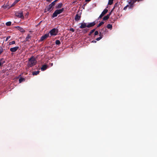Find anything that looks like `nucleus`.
Segmentation results:
<instances>
[{
	"label": "nucleus",
	"instance_id": "obj_1",
	"mask_svg": "<svg viewBox=\"0 0 157 157\" xmlns=\"http://www.w3.org/2000/svg\"><path fill=\"white\" fill-rule=\"evenodd\" d=\"M37 63L36 60L34 56H32L29 59L27 66L28 67H32L35 65Z\"/></svg>",
	"mask_w": 157,
	"mask_h": 157
},
{
	"label": "nucleus",
	"instance_id": "obj_2",
	"mask_svg": "<svg viewBox=\"0 0 157 157\" xmlns=\"http://www.w3.org/2000/svg\"><path fill=\"white\" fill-rule=\"evenodd\" d=\"M64 10V8H62L61 9L57 10L55 11L54 13H53L52 17L54 18L57 16V15L62 13Z\"/></svg>",
	"mask_w": 157,
	"mask_h": 157
},
{
	"label": "nucleus",
	"instance_id": "obj_3",
	"mask_svg": "<svg viewBox=\"0 0 157 157\" xmlns=\"http://www.w3.org/2000/svg\"><path fill=\"white\" fill-rule=\"evenodd\" d=\"M58 32V30L54 28L50 31V34L51 36H56L57 35Z\"/></svg>",
	"mask_w": 157,
	"mask_h": 157
},
{
	"label": "nucleus",
	"instance_id": "obj_4",
	"mask_svg": "<svg viewBox=\"0 0 157 157\" xmlns=\"http://www.w3.org/2000/svg\"><path fill=\"white\" fill-rule=\"evenodd\" d=\"M16 16L21 18H24L22 11H19L15 13Z\"/></svg>",
	"mask_w": 157,
	"mask_h": 157
},
{
	"label": "nucleus",
	"instance_id": "obj_5",
	"mask_svg": "<svg viewBox=\"0 0 157 157\" xmlns=\"http://www.w3.org/2000/svg\"><path fill=\"white\" fill-rule=\"evenodd\" d=\"M108 11V10L106 9H105L102 12L101 14L100 15L99 17H98V18H101L103 16H104L106 13H107Z\"/></svg>",
	"mask_w": 157,
	"mask_h": 157
},
{
	"label": "nucleus",
	"instance_id": "obj_6",
	"mask_svg": "<svg viewBox=\"0 0 157 157\" xmlns=\"http://www.w3.org/2000/svg\"><path fill=\"white\" fill-rule=\"evenodd\" d=\"M80 24L81 25L79 26V28L83 29L86 27H87V23L85 22L81 23Z\"/></svg>",
	"mask_w": 157,
	"mask_h": 157
},
{
	"label": "nucleus",
	"instance_id": "obj_7",
	"mask_svg": "<svg viewBox=\"0 0 157 157\" xmlns=\"http://www.w3.org/2000/svg\"><path fill=\"white\" fill-rule=\"evenodd\" d=\"M49 33L45 34L44 35L42 36L40 38V40L42 41L46 39L49 36Z\"/></svg>",
	"mask_w": 157,
	"mask_h": 157
},
{
	"label": "nucleus",
	"instance_id": "obj_8",
	"mask_svg": "<svg viewBox=\"0 0 157 157\" xmlns=\"http://www.w3.org/2000/svg\"><path fill=\"white\" fill-rule=\"evenodd\" d=\"M19 48V47L16 46L14 47L11 48L10 49V51L12 52H16Z\"/></svg>",
	"mask_w": 157,
	"mask_h": 157
},
{
	"label": "nucleus",
	"instance_id": "obj_9",
	"mask_svg": "<svg viewBox=\"0 0 157 157\" xmlns=\"http://www.w3.org/2000/svg\"><path fill=\"white\" fill-rule=\"evenodd\" d=\"M95 25V22L94 21L92 22L88 23L87 24V27L89 28L93 27Z\"/></svg>",
	"mask_w": 157,
	"mask_h": 157
},
{
	"label": "nucleus",
	"instance_id": "obj_10",
	"mask_svg": "<svg viewBox=\"0 0 157 157\" xmlns=\"http://www.w3.org/2000/svg\"><path fill=\"white\" fill-rule=\"evenodd\" d=\"M81 18L80 15H79L78 14H77L75 17V21H78Z\"/></svg>",
	"mask_w": 157,
	"mask_h": 157
},
{
	"label": "nucleus",
	"instance_id": "obj_11",
	"mask_svg": "<svg viewBox=\"0 0 157 157\" xmlns=\"http://www.w3.org/2000/svg\"><path fill=\"white\" fill-rule=\"evenodd\" d=\"M57 1L58 0H55L52 2L51 4H50V10L55 5Z\"/></svg>",
	"mask_w": 157,
	"mask_h": 157
},
{
	"label": "nucleus",
	"instance_id": "obj_12",
	"mask_svg": "<svg viewBox=\"0 0 157 157\" xmlns=\"http://www.w3.org/2000/svg\"><path fill=\"white\" fill-rule=\"evenodd\" d=\"M31 36L30 35V34H28L25 39V41L29 42L30 40L31 39Z\"/></svg>",
	"mask_w": 157,
	"mask_h": 157
},
{
	"label": "nucleus",
	"instance_id": "obj_13",
	"mask_svg": "<svg viewBox=\"0 0 157 157\" xmlns=\"http://www.w3.org/2000/svg\"><path fill=\"white\" fill-rule=\"evenodd\" d=\"M48 67V66L46 65H43L41 68V70L42 71H44L46 70Z\"/></svg>",
	"mask_w": 157,
	"mask_h": 157
},
{
	"label": "nucleus",
	"instance_id": "obj_14",
	"mask_svg": "<svg viewBox=\"0 0 157 157\" xmlns=\"http://www.w3.org/2000/svg\"><path fill=\"white\" fill-rule=\"evenodd\" d=\"M128 7H129V8L130 9H132L133 7V5L132 4V5H131L130 6H129V5H127L126 6H125L124 8V10H126L127 9V8Z\"/></svg>",
	"mask_w": 157,
	"mask_h": 157
},
{
	"label": "nucleus",
	"instance_id": "obj_15",
	"mask_svg": "<svg viewBox=\"0 0 157 157\" xmlns=\"http://www.w3.org/2000/svg\"><path fill=\"white\" fill-rule=\"evenodd\" d=\"M99 36H100L99 37H98L96 39V40L97 41L99 40H101L103 37V35L102 34L101 32H99Z\"/></svg>",
	"mask_w": 157,
	"mask_h": 157
},
{
	"label": "nucleus",
	"instance_id": "obj_16",
	"mask_svg": "<svg viewBox=\"0 0 157 157\" xmlns=\"http://www.w3.org/2000/svg\"><path fill=\"white\" fill-rule=\"evenodd\" d=\"M63 5V4L62 3H60L57 6H56V9H60L62 7Z\"/></svg>",
	"mask_w": 157,
	"mask_h": 157
},
{
	"label": "nucleus",
	"instance_id": "obj_17",
	"mask_svg": "<svg viewBox=\"0 0 157 157\" xmlns=\"http://www.w3.org/2000/svg\"><path fill=\"white\" fill-rule=\"evenodd\" d=\"M5 63V61L4 60L3 58H2L0 60V67L2 65Z\"/></svg>",
	"mask_w": 157,
	"mask_h": 157
},
{
	"label": "nucleus",
	"instance_id": "obj_18",
	"mask_svg": "<svg viewBox=\"0 0 157 157\" xmlns=\"http://www.w3.org/2000/svg\"><path fill=\"white\" fill-rule=\"evenodd\" d=\"M20 0H16L11 5L10 7H12L15 6V5L17 4L18 2H19Z\"/></svg>",
	"mask_w": 157,
	"mask_h": 157
},
{
	"label": "nucleus",
	"instance_id": "obj_19",
	"mask_svg": "<svg viewBox=\"0 0 157 157\" xmlns=\"http://www.w3.org/2000/svg\"><path fill=\"white\" fill-rule=\"evenodd\" d=\"M45 12L47 13V14H48L49 13V6H47V7L45 9Z\"/></svg>",
	"mask_w": 157,
	"mask_h": 157
},
{
	"label": "nucleus",
	"instance_id": "obj_20",
	"mask_svg": "<svg viewBox=\"0 0 157 157\" xmlns=\"http://www.w3.org/2000/svg\"><path fill=\"white\" fill-rule=\"evenodd\" d=\"M40 72V71H37L33 72L32 73V75H37L39 74Z\"/></svg>",
	"mask_w": 157,
	"mask_h": 157
},
{
	"label": "nucleus",
	"instance_id": "obj_21",
	"mask_svg": "<svg viewBox=\"0 0 157 157\" xmlns=\"http://www.w3.org/2000/svg\"><path fill=\"white\" fill-rule=\"evenodd\" d=\"M25 80V78H23L21 77L19 80V82L20 83H21L23 81H24Z\"/></svg>",
	"mask_w": 157,
	"mask_h": 157
},
{
	"label": "nucleus",
	"instance_id": "obj_22",
	"mask_svg": "<svg viewBox=\"0 0 157 157\" xmlns=\"http://www.w3.org/2000/svg\"><path fill=\"white\" fill-rule=\"evenodd\" d=\"M96 29H94L92 30L89 33L88 35L89 36H90L91 34L93 33L95 30Z\"/></svg>",
	"mask_w": 157,
	"mask_h": 157
},
{
	"label": "nucleus",
	"instance_id": "obj_23",
	"mask_svg": "<svg viewBox=\"0 0 157 157\" xmlns=\"http://www.w3.org/2000/svg\"><path fill=\"white\" fill-rule=\"evenodd\" d=\"M109 18V16L108 15H106L103 18V20H107Z\"/></svg>",
	"mask_w": 157,
	"mask_h": 157
},
{
	"label": "nucleus",
	"instance_id": "obj_24",
	"mask_svg": "<svg viewBox=\"0 0 157 157\" xmlns=\"http://www.w3.org/2000/svg\"><path fill=\"white\" fill-rule=\"evenodd\" d=\"M12 22L11 21H8L7 22L6 24V25L7 26H10L11 25Z\"/></svg>",
	"mask_w": 157,
	"mask_h": 157
},
{
	"label": "nucleus",
	"instance_id": "obj_25",
	"mask_svg": "<svg viewBox=\"0 0 157 157\" xmlns=\"http://www.w3.org/2000/svg\"><path fill=\"white\" fill-rule=\"evenodd\" d=\"M107 28L109 29H111L112 28V26L111 25H110V24H109L107 25Z\"/></svg>",
	"mask_w": 157,
	"mask_h": 157
},
{
	"label": "nucleus",
	"instance_id": "obj_26",
	"mask_svg": "<svg viewBox=\"0 0 157 157\" xmlns=\"http://www.w3.org/2000/svg\"><path fill=\"white\" fill-rule=\"evenodd\" d=\"M113 0H109L108 4L109 5H111L113 2Z\"/></svg>",
	"mask_w": 157,
	"mask_h": 157
},
{
	"label": "nucleus",
	"instance_id": "obj_27",
	"mask_svg": "<svg viewBox=\"0 0 157 157\" xmlns=\"http://www.w3.org/2000/svg\"><path fill=\"white\" fill-rule=\"evenodd\" d=\"M56 44V45H59L60 44V42L59 40H56L55 42Z\"/></svg>",
	"mask_w": 157,
	"mask_h": 157
},
{
	"label": "nucleus",
	"instance_id": "obj_28",
	"mask_svg": "<svg viewBox=\"0 0 157 157\" xmlns=\"http://www.w3.org/2000/svg\"><path fill=\"white\" fill-rule=\"evenodd\" d=\"M104 24V22H103V21L101 22L97 26V27H99L100 26H101L102 25Z\"/></svg>",
	"mask_w": 157,
	"mask_h": 157
},
{
	"label": "nucleus",
	"instance_id": "obj_29",
	"mask_svg": "<svg viewBox=\"0 0 157 157\" xmlns=\"http://www.w3.org/2000/svg\"><path fill=\"white\" fill-rule=\"evenodd\" d=\"M89 30V29H85L83 30V32L84 33H87Z\"/></svg>",
	"mask_w": 157,
	"mask_h": 157
},
{
	"label": "nucleus",
	"instance_id": "obj_30",
	"mask_svg": "<svg viewBox=\"0 0 157 157\" xmlns=\"http://www.w3.org/2000/svg\"><path fill=\"white\" fill-rule=\"evenodd\" d=\"M15 41H13L9 42V45H12L13 44H15Z\"/></svg>",
	"mask_w": 157,
	"mask_h": 157
},
{
	"label": "nucleus",
	"instance_id": "obj_31",
	"mask_svg": "<svg viewBox=\"0 0 157 157\" xmlns=\"http://www.w3.org/2000/svg\"><path fill=\"white\" fill-rule=\"evenodd\" d=\"M3 52L2 48L0 47V55Z\"/></svg>",
	"mask_w": 157,
	"mask_h": 157
},
{
	"label": "nucleus",
	"instance_id": "obj_32",
	"mask_svg": "<svg viewBox=\"0 0 157 157\" xmlns=\"http://www.w3.org/2000/svg\"><path fill=\"white\" fill-rule=\"evenodd\" d=\"M98 34H99V33H98V31H96L94 33V35L95 36L97 35H98Z\"/></svg>",
	"mask_w": 157,
	"mask_h": 157
},
{
	"label": "nucleus",
	"instance_id": "obj_33",
	"mask_svg": "<svg viewBox=\"0 0 157 157\" xmlns=\"http://www.w3.org/2000/svg\"><path fill=\"white\" fill-rule=\"evenodd\" d=\"M20 29H19V30H20L21 32H25V31H24V29L23 28H20Z\"/></svg>",
	"mask_w": 157,
	"mask_h": 157
},
{
	"label": "nucleus",
	"instance_id": "obj_34",
	"mask_svg": "<svg viewBox=\"0 0 157 157\" xmlns=\"http://www.w3.org/2000/svg\"><path fill=\"white\" fill-rule=\"evenodd\" d=\"M10 36H7L6 39V41H7L10 38Z\"/></svg>",
	"mask_w": 157,
	"mask_h": 157
},
{
	"label": "nucleus",
	"instance_id": "obj_35",
	"mask_svg": "<svg viewBox=\"0 0 157 157\" xmlns=\"http://www.w3.org/2000/svg\"><path fill=\"white\" fill-rule=\"evenodd\" d=\"M70 30L72 32H74L75 31V30L72 28L70 29Z\"/></svg>",
	"mask_w": 157,
	"mask_h": 157
},
{
	"label": "nucleus",
	"instance_id": "obj_36",
	"mask_svg": "<svg viewBox=\"0 0 157 157\" xmlns=\"http://www.w3.org/2000/svg\"><path fill=\"white\" fill-rule=\"evenodd\" d=\"M112 12V11H111L108 14H107V15L109 16V17L111 15Z\"/></svg>",
	"mask_w": 157,
	"mask_h": 157
},
{
	"label": "nucleus",
	"instance_id": "obj_37",
	"mask_svg": "<svg viewBox=\"0 0 157 157\" xmlns=\"http://www.w3.org/2000/svg\"><path fill=\"white\" fill-rule=\"evenodd\" d=\"M91 42L96 43V40H93L91 41Z\"/></svg>",
	"mask_w": 157,
	"mask_h": 157
},
{
	"label": "nucleus",
	"instance_id": "obj_38",
	"mask_svg": "<svg viewBox=\"0 0 157 157\" xmlns=\"http://www.w3.org/2000/svg\"><path fill=\"white\" fill-rule=\"evenodd\" d=\"M91 0H85V1L86 2H89Z\"/></svg>",
	"mask_w": 157,
	"mask_h": 157
},
{
	"label": "nucleus",
	"instance_id": "obj_39",
	"mask_svg": "<svg viewBox=\"0 0 157 157\" xmlns=\"http://www.w3.org/2000/svg\"><path fill=\"white\" fill-rule=\"evenodd\" d=\"M115 7L114 6L113 7V9H112V10H111V11H113V10H114V9H115Z\"/></svg>",
	"mask_w": 157,
	"mask_h": 157
},
{
	"label": "nucleus",
	"instance_id": "obj_40",
	"mask_svg": "<svg viewBox=\"0 0 157 157\" xmlns=\"http://www.w3.org/2000/svg\"><path fill=\"white\" fill-rule=\"evenodd\" d=\"M42 21H40V22L38 24V25H40V23L41 22H42Z\"/></svg>",
	"mask_w": 157,
	"mask_h": 157
},
{
	"label": "nucleus",
	"instance_id": "obj_41",
	"mask_svg": "<svg viewBox=\"0 0 157 157\" xmlns=\"http://www.w3.org/2000/svg\"><path fill=\"white\" fill-rule=\"evenodd\" d=\"M117 3H116L115 5V6H115H115H117Z\"/></svg>",
	"mask_w": 157,
	"mask_h": 157
},
{
	"label": "nucleus",
	"instance_id": "obj_42",
	"mask_svg": "<svg viewBox=\"0 0 157 157\" xmlns=\"http://www.w3.org/2000/svg\"><path fill=\"white\" fill-rule=\"evenodd\" d=\"M51 66H52L53 65V63H51Z\"/></svg>",
	"mask_w": 157,
	"mask_h": 157
},
{
	"label": "nucleus",
	"instance_id": "obj_43",
	"mask_svg": "<svg viewBox=\"0 0 157 157\" xmlns=\"http://www.w3.org/2000/svg\"><path fill=\"white\" fill-rule=\"evenodd\" d=\"M48 2H49V0H46Z\"/></svg>",
	"mask_w": 157,
	"mask_h": 157
},
{
	"label": "nucleus",
	"instance_id": "obj_44",
	"mask_svg": "<svg viewBox=\"0 0 157 157\" xmlns=\"http://www.w3.org/2000/svg\"><path fill=\"white\" fill-rule=\"evenodd\" d=\"M51 1H50V2Z\"/></svg>",
	"mask_w": 157,
	"mask_h": 157
}]
</instances>
